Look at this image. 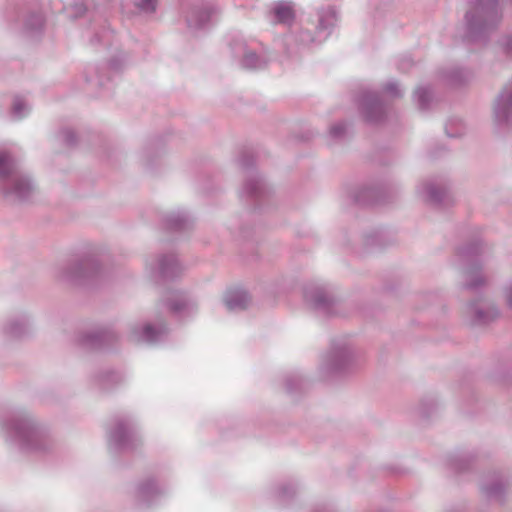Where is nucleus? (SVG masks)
<instances>
[{"label": "nucleus", "mask_w": 512, "mask_h": 512, "mask_svg": "<svg viewBox=\"0 0 512 512\" xmlns=\"http://www.w3.org/2000/svg\"><path fill=\"white\" fill-rule=\"evenodd\" d=\"M361 116L368 124H379L386 118V105L377 92L363 91L358 98Z\"/></svg>", "instance_id": "obj_10"}, {"label": "nucleus", "mask_w": 512, "mask_h": 512, "mask_svg": "<svg viewBox=\"0 0 512 512\" xmlns=\"http://www.w3.org/2000/svg\"><path fill=\"white\" fill-rule=\"evenodd\" d=\"M125 56L117 55L109 61V69L114 72H119L124 67Z\"/></svg>", "instance_id": "obj_42"}, {"label": "nucleus", "mask_w": 512, "mask_h": 512, "mask_svg": "<svg viewBox=\"0 0 512 512\" xmlns=\"http://www.w3.org/2000/svg\"><path fill=\"white\" fill-rule=\"evenodd\" d=\"M355 203L359 205H376L386 202L385 191L380 187H361L353 196Z\"/></svg>", "instance_id": "obj_23"}, {"label": "nucleus", "mask_w": 512, "mask_h": 512, "mask_svg": "<svg viewBox=\"0 0 512 512\" xmlns=\"http://www.w3.org/2000/svg\"><path fill=\"white\" fill-rule=\"evenodd\" d=\"M499 44L504 54L512 59V34L504 35L500 40Z\"/></svg>", "instance_id": "obj_39"}, {"label": "nucleus", "mask_w": 512, "mask_h": 512, "mask_svg": "<svg viewBox=\"0 0 512 512\" xmlns=\"http://www.w3.org/2000/svg\"><path fill=\"white\" fill-rule=\"evenodd\" d=\"M421 413H422V415H423V416H425V417H426V416H428V414L424 411V409L421 411Z\"/></svg>", "instance_id": "obj_51"}, {"label": "nucleus", "mask_w": 512, "mask_h": 512, "mask_svg": "<svg viewBox=\"0 0 512 512\" xmlns=\"http://www.w3.org/2000/svg\"><path fill=\"white\" fill-rule=\"evenodd\" d=\"M223 301L229 311H240L250 305L251 297L243 289H233L225 293Z\"/></svg>", "instance_id": "obj_24"}, {"label": "nucleus", "mask_w": 512, "mask_h": 512, "mask_svg": "<svg viewBox=\"0 0 512 512\" xmlns=\"http://www.w3.org/2000/svg\"><path fill=\"white\" fill-rule=\"evenodd\" d=\"M142 444L133 421L126 416H117L108 431V445L115 451H133Z\"/></svg>", "instance_id": "obj_6"}, {"label": "nucleus", "mask_w": 512, "mask_h": 512, "mask_svg": "<svg viewBox=\"0 0 512 512\" xmlns=\"http://www.w3.org/2000/svg\"><path fill=\"white\" fill-rule=\"evenodd\" d=\"M326 507L316 508L313 512H325Z\"/></svg>", "instance_id": "obj_49"}, {"label": "nucleus", "mask_w": 512, "mask_h": 512, "mask_svg": "<svg viewBox=\"0 0 512 512\" xmlns=\"http://www.w3.org/2000/svg\"><path fill=\"white\" fill-rule=\"evenodd\" d=\"M473 76L472 71L458 66L445 68L441 71L443 81L451 87H461L469 83Z\"/></svg>", "instance_id": "obj_22"}, {"label": "nucleus", "mask_w": 512, "mask_h": 512, "mask_svg": "<svg viewBox=\"0 0 512 512\" xmlns=\"http://www.w3.org/2000/svg\"><path fill=\"white\" fill-rule=\"evenodd\" d=\"M412 62L409 58H403L402 60H400L399 64H398V68L400 70H403L404 69V66L406 65H411Z\"/></svg>", "instance_id": "obj_46"}, {"label": "nucleus", "mask_w": 512, "mask_h": 512, "mask_svg": "<svg viewBox=\"0 0 512 512\" xmlns=\"http://www.w3.org/2000/svg\"><path fill=\"white\" fill-rule=\"evenodd\" d=\"M0 426L14 438L21 450L27 453L45 454L55 446L48 431L26 412H14L0 418Z\"/></svg>", "instance_id": "obj_1"}, {"label": "nucleus", "mask_w": 512, "mask_h": 512, "mask_svg": "<svg viewBox=\"0 0 512 512\" xmlns=\"http://www.w3.org/2000/svg\"><path fill=\"white\" fill-rule=\"evenodd\" d=\"M355 364L356 358L352 347L346 342H334L322 361L321 371H324L327 377L341 376L352 371Z\"/></svg>", "instance_id": "obj_7"}, {"label": "nucleus", "mask_w": 512, "mask_h": 512, "mask_svg": "<svg viewBox=\"0 0 512 512\" xmlns=\"http://www.w3.org/2000/svg\"><path fill=\"white\" fill-rule=\"evenodd\" d=\"M157 272L163 280H173L182 273V266L174 254H163L157 260Z\"/></svg>", "instance_id": "obj_21"}, {"label": "nucleus", "mask_w": 512, "mask_h": 512, "mask_svg": "<svg viewBox=\"0 0 512 512\" xmlns=\"http://www.w3.org/2000/svg\"><path fill=\"white\" fill-rule=\"evenodd\" d=\"M61 135L63 136V140L67 146H75L77 143V136L72 129L65 128L61 131Z\"/></svg>", "instance_id": "obj_41"}, {"label": "nucleus", "mask_w": 512, "mask_h": 512, "mask_svg": "<svg viewBox=\"0 0 512 512\" xmlns=\"http://www.w3.org/2000/svg\"><path fill=\"white\" fill-rule=\"evenodd\" d=\"M295 41L298 42L300 45L306 46L316 42V39L309 30L301 29L295 35Z\"/></svg>", "instance_id": "obj_37"}, {"label": "nucleus", "mask_w": 512, "mask_h": 512, "mask_svg": "<svg viewBox=\"0 0 512 512\" xmlns=\"http://www.w3.org/2000/svg\"><path fill=\"white\" fill-rule=\"evenodd\" d=\"M346 123L341 121L333 124L329 129V136L335 140L343 139L346 135Z\"/></svg>", "instance_id": "obj_36"}, {"label": "nucleus", "mask_w": 512, "mask_h": 512, "mask_svg": "<svg viewBox=\"0 0 512 512\" xmlns=\"http://www.w3.org/2000/svg\"><path fill=\"white\" fill-rule=\"evenodd\" d=\"M296 489L293 484H284L279 489V497L281 499H290L295 495Z\"/></svg>", "instance_id": "obj_43"}, {"label": "nucleus", "mask_w": 512, "mask_h": 512, "mask_svg": "<svg viewBox=\"0 0 512 512\" xmlns=\"http://www.w3.org/2000/svg\"><path fill=\"white\" fill-rule=\"evenodd\" d=\"M0 191L10 202L26 201L34 192L30 177L6 151H0Z\"/></svg>", "instance_id": "obj_3"}, {"label": "nucleus", "mask_w": 512, "mask_h": 512, "mask_svg": "<svg viewBox=\"0 0 512 512\" xmlns=\"http://www.w3.org/2000/svg\"><path fill=\"white\" fill-rule=\"evenodd\" d=\"M286 390L288 393L301 391L304 386V380L296 374L288 375L285 379Z\"/></svg>", "instance_id": "obj_33"}, {"label": "nucleus", "mask_w": 512, "mask_h": 512, "mask_svg": "<svg viewBox=\"0 0 512 512\" xmlns=\"http://www.w3.org/2000/svg\"><path fill=\"white\" fill-rule=\"evenodd\" d=\"M273 22L276 24L291 25L295 20L293 6L287 2H278L272 8Z\"/></svg>", "instance_id": "obj_27"}, {"label": "nucleus", "mask_w": 512, "mask_h": 512, "mask_svg": "<svg viewBox=\"0 0 512 512\" xmlns=\"http://www.w3.org/2000/svg\"><path fill=\"white\" fill-rule=\"evenodd\" d=\"M232 49L235 53H243L241 66L245 69L258 70L265 68L269 63V57L265 54H258L249 50L247 44L241 41L231 43Z\"/></svg>", "instance_id": "obj_15"}, {"label": "nucleus", "mask_w": 512, "mask_h": 512, "mask_svg": "<svg viewBox=\"0 0 512 512\" xmlns=\"http://www.w3.org/2000/svg\"><path fill=\"white\" fill-rule=\"evenodd\" d=\"M254 159L255 157L252 149L245 148L240 153L239 164L243 169H249L253 166Z\"/></svg>", "instance_id": "obj_35"}, {"label": "nucleus", "mask_w": 512, "mask_h": 512, "mask_svg": "<svg viewBox=\"0 0 512 512\" xmlns=\"http://www.w3.org/2000/svg\"><path fill=\"white\" fill-rule=\"evenodd\" d=\"M501 0H469L464 15L465 38L470 42L487 41L503 18Z\"/></svg>", "instance_id": "obj_2"}, {"label": "nucleus", "mask_w": 512, "mask_h": 512, "mask_svg": "<svg viewBox=\"0 0 512 512\" xmlns=\"http://www.w3.org/2000/svg\"><path fill=\"white\" fill-rule=\"evenodd\" d=\"M159 0H137L135 6L142 12L154 13Z\"/></svg>", "instance_id": "obj_38"}, {"label": "nucleus", "mask_w": 512, "mask_h": 512, "mask_svg": "<svg viewBox=\"0 0 512 512\" xmlns=\"http://www.w3.org/2000/svg\"><path fill=\"white\" fill-rule=\"evenodd\" d=\"M167 334L165 324L155 327L152 324H145L143 327L133 326L131 329V337L137 342L156 343Z\"/></svg>", "instance_id": "obj_18"}, {"label": "nucleus", "mask_w": 512, "mask_h": 512, "mask_svg": "<svg viewBox=\"0 0 512 512\" xmlns=\"http://www.w3.org/2000/svg\"><path fill=\"white\" fill-rule=\"evenodd\" d=\"M164 301L169 311L175 315L190 313L195 308L193 299L182 291H169Z\"/></svg>", "instance_id": "obj_16"}, {"label": "nucleus", "mask_w": 512, "mask_h": 512, "mask_svg": "<svg viewBox=\"0 0 512 512\" xmlns=\"http://www.w3.org/2000/svg\"><path fill=\"white\" fill-rule=\"evenodd\" d=\"M101 273L102 268L97 257L85 255L59 266L55 276L61 281L84 284L97 279Z\"/></svg>", "instance_id": "obj_5"}, {"label": "nucleus", "mask_w": 512, "mask_h": 512, "mask_svg": "<svg viewBox=\"0 0 512 512\" xmlns=\"http://www.w3.org/2000/svg\"><path fill=\"white\" fill-rule=\"evenodd\" d=\"M220 13L217 5L211 2H202L190 7L186 15V24L189 30L195 32L208 28L212 19Z\"/></svg>", "instance_id": "obj_12"}, {"label": "nucleus", "mask_w": 512, "mask_h": 512, "mask_svg": "<svg viewBox=\"0 0 512 512\" xmlns=\"http://www.w3.org/2000/svg\"><path fill=\"white\" fill-rule=\"evenodd\" d=\"M29 332V323L24 316L12 318L4 326V334L10 339H22Z\"/></svg>", "instance_id": "obj_25"}, {"label": "nucleus", "mask_w": 512, "mask_h": 512, "mask_svg": "<svg viewBox=\"0 0 512 512\" xmlns=\"http://www.w3.org/2000/svg\"><path fill=\"white\" fill-rule=\"evenodd\" d=\"M164 223L170 231H185L192 226V219L186 212L177 211L167 214Z\"/></svg>", "instance_id": "obj_26"}, {"label": "nucleus", "mask_w": 512, "mask_h": 512, "mask_svg": "<svg viewBox=\"0 0 512 512\" xmlns=\"http://www.w3.org/2000/svg\"><path fill=\"white\" fill-rule=\"evenodd\" d=\"M427 201L436 207H447L453 203L448 187L443 183L427 182L424 185Z\"/></svg>", "instance_id": "obj_17"}, {"label": "nucleus", "mask_w": 512, "mask_h": 512, "mask_svg": "<svg viewBox=\"0 0 512 512\" xmlns=\"http://www.w3.org/2000/svg\"><path fill=\"white\" fill-rule=\"evenodd\" d=\"M29 111L24 99L20 96H15L12 104V115L16 119L23 118Z\"/></svg>", "instance_id": "obj_34"}, {"label": "nucleus", "mask_w": 512, "mask_h": 512, "mask_svg": "<svg viewBox=\"0 0 512 512\" xmlns=\"http://www.w3.org/2000/svg\"><path fill=\"white\" fill-rule=\"evenodd\" d=\"M93 71L95 73V77L88 76L87 81L88 82H96L97 85L103 86L104 85V76L101 74L100 70L98 68H93Z\"/></svg>", "instance_id": "obj_44"}, {"label": "nucleus", "mask_w": 512, "mask_h": 512, "mask_svg": "<svg viewBox=\"0 0 512 512\" xmlns=\"http://www.w3.org/2000/svg\"><path fill=\"white\" fill-rule=\"evenodd\" d=\"M78 15H82L86 11V7L83 4L75 6Z\"/></svg>", "instance_id": "obj_47"}, {"label": "nucleus", "mask_w": 512, "mask_h": 512, "mask_svg": "<svg viewBox=\"0 0 512 512\" xmlns=\"http://www.w3.org/2000/svg\"><path fill=\"white\" fill-rule=\"evenodd\" d=\"M383 90L384 92L395 98H400L403 95L402 91L399 89L398 83L395 81H390L386 83L383 87Z\"/></svg>", "instance_id": "obj_40"}, {"label": "nucleus", "mask_w": 512, "mask_h": 512, "mask_svg": "<svg viewBox=\"0 0 512 512\" xmlns=\"http://www.w3.org/2000/svg\"><path fill=\"white\" fill-rule=\"evenodd\" d=\"M467 312L471 316L474 325H485L499 317V310L494 305L485 308L479 307L478 300L471 301L467 305Z\"/></svg>", "instance_id": "obj_19"}, {"label": "nucleus", "mask_w": 512, "mask_h": 512, "mask_svg": "<svg viewBox=\"0 0 512 512\" xmlns=\"http://www.w3.org/2000/svg\"><path fill=\"white\" fill-rule=\"evenodd\" d=\"M337 14L333 8H328L319 13L318 25L316 27L318 34L325 33L323 39L327 38L331 29L336 25Z\"/></svg>", "instance_id": "obj_29"}, {"label": "nucleus", "mask_w": 512, "mask_h": 512, "mask_svg": "<svg viewBox=\"0 0 512 512\" xmlns=\"http://www.w3.org/2000/svg\"><path fill=\"white\" fill-rule=\"evenodd\" d=\"M45 27V18L40 10L27 12L22 21V33L28 38L42 35Z\"/></svg>", "instance_id": "obj_20"}, {"label": "nucleus", "mask_w": 512, "mask_h": 512, "mask_svg": "<svg viewBox=\"0 0 512 512\" xmlns=\"http://www.w3.org/2000/svg\"><path fill=\"white\" fill-rule=\"evenodd\" d=\"M110 34V31H104L102 34H99V33H96L92 39H91V43L92 44H96V43H102V42H105L108 38Z\"/></svg>", "instance_id": "obj_45"}, {"label": "nucleus", "mask_w": 512, "mask_h": 512, "mask_svg": "<svg viewBox=\"0 0 512 512\" xmlns=\"http://www.w3.org/2000/svg\"><path fill=\"white\" fill-rule=\"evenodd\" d=\"M484 252L485 247L479 238L472 239L465 245L457 248L456 255L464 266L466 277L464 288L468 290H477L486 283L481 273V256Z\"/></svg>", "instance_id": "obj_4"}, {"label": "nucleus", "mask_w": 512, "mask_h": 512, "mask_svg": "<svg viewBox=\"0 0 512 512\" xmlns=\"http://www.w3.org/2000/svg\"><path fill=\"white\" fill-rule=\"evenodd\" d=\"M159 494L160 490L155 481L153 479H147L138 485L136 497L139 504L148 506Z\"/></svg>", "instance_id": "obj_28"}, {"label": "nucleus", "mask_w": 512, "mask_h": 512, "mask_svg": "<svg viewBox=\"0 0 512 512\" xmlns=\"http://www.w3.org/2000/svg\"><path fill=\"white\" fill-rule=\"evenodd\" d=\"M507 302L512 307V287L509 290V293L507 295Z\"/></svg>", "instance_id": "obj_48"}, {"label": "nucleus", "mask_w": 512, "mask_h": 512, "mask_svg": "<svg viewBox=\"0 0 512 512\" xmlns=\"http://www.w3.org/2000/svg\"><path fill=\"white\" fill-rule=\"evenodd\" d=\"M118 339V334L113 329L100 327L80 333L77 337V343L85 349L101 350L114 346Z\"/></svg>", "instance_id": "obj_11"}, {"label": "nucleus", "mask_w": 512, "mask_h": 512, "mask_svg": "<svg viewBox=\"0 0 512 512\" xmlns=\"http://www.w3.org/2000/svg\"><path fill=\"white\" fill-rule=\"evenodd\" d=\"M511 479L508 474L494 471L487 474L481 481L482 495L490 502L503 505L509 495Z\"/></svg>", "instance_id": "obj_9"}, {"label": "nucleus", "mask_w": 512, "mask_h": 512, "mask_svg": "<svg viewBox=\"0 0 512 512\" xmlns=\"http://www.w3.org/2000/svg\"><path fill=\"white\" fill-rule=\"evenodd\" d=\"M471 460L470 455H455L449 459V465L455 472L462 473L468 470Z\"/></svg>", "instance_id": "obj_31"}, {"label": "nucleus", "mask_w": 512, "mask_h": 512, "mask_svg": "<svg viewBox=\"0 0 512 512\" xmlns=\"http://www.w3.org/2000/svg\"><path fill=\"white\" fill-rule=\"evenodd\" d=\"M123 381V375L114 370H104L96 378L97 385L104 391H109Z\"/></svg>", "instance_id": "obj_30"}, {"label": "nucleus", "mask_w": 512, "mask_h": 512, "mask_svg": "<svg viewBox=\"0 0 512 512\" xmlns=\"http://www.w3.org/2000/svg\"><path fill=\"white\" fill-rule=\"evenodd\" d=\"M305 301L319 314L338 315L339 302L325 285L309 284L304 288Z\"/></svg>", "instance_id": "obj_8"}, {"label": "nucleus", "mask_w": 512, "mask_h": 512, "mask_svg": "<svg viewBox=\"0 0 512 512\" xmlns=\"http://www.w3.org/2000/svg\"><path fill=\"white\" fill-rule=\"evenodd\" d=\"M493 112L498 124L512 125V82L506 84L499 93Z\"/></svg>", "instance_id": "obj_14"}, {"label": "nucleus", "mask_w": 512, "mask_h": 512, "mask_svg": "<svg viewBox=\"0 0 512 512\" xmlns=\"http://www.w3.org/2000/svg\"><path fill=\"white\" fill-rule=\"evenodd\" d=\"M415 96L420 110H426L432 99V93L429 88L420 87L415 91Z\"/></svg>", "instance_id": "obj_32"}, {"label": "nucleus", "mask_w": 512, "mask_h": 512, "mask_svg": "<svg viewBox=\"0 0 512 512\" xmlns=\"http://www.w3.org/2000/svg\"><path fill=\"white\" fill-rule=\"evenodd\" d=\"M270 192L265 180L258 173L246 177L242 194L254 203L255 208L261 207L262 203L269 198Z\"/></svg>", "instance_id": "obj_13"}, {"label": "nucleus", "mask_w": 512, "mask_h": 512, "mask_svg": "<svg viewBox=\"0 0 512 512\" xmlns=\"http://www.w3.org/2000/svg\"><path fill=\"white\" fill-rule=\"evenodd\" d=\"M446 133H447V136H448V137H456V136H458L457 134H452V133H450V132L448 131V128H446Z\"/></svg>", "instance_id": "obj_50"}]
</instances>
